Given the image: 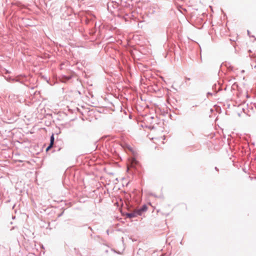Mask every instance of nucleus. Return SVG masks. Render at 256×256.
I'll return each instance as SVG.
<instances>
[{"label": "nucleus", "instance_id": "f257e3e1", "mask_svg": "<svg viewBox=\"0 0 256 256\" xmlns=\"http://www.w3.org/2000/svg\"><path fill=\"white\" fill-rule=\"evenodd\" d=\"M137 164V161L135 158H132L129 160L127 164L128 170H130V168H134Z\"/></svg>", "mask_w": 256, "mask_h": 256}, {"label": "nucleus", "instance_id": "f03ea898", "mask_svg": "<svg viewBox=\"0 0 256 256\" xmlns=\"http://www.w3.org/2000/svg\"><path fill=\"white\" fill-rule=\"evenodd\" d=\"M148 209L146 205H144L142 208L137 209L135 210V213L138 215H141L144 212H146Z\"/></svg>", "mask_w": 256, "mask_h": 256}, {"label": "nucleus", "instance_id": "7ed1b4c3", "mask_svg": "<svg viewBox=\"0 0 256 256\" xmlns=\"http://www.w3.org/2000/svg\"><path fill=\"white\" fill-rule=\"evenodd\" d=\"M54 135L52 134V136H50V146L46 148V150L48 151L50 150L53 146L54 143Z\"/></svg>", "mask_w": 256, "mask_h": 256}, {"label": "nucleus", "instance_id": "20e7f679", "mask_svg": "<svg viewBox=\"0 0 256 256\" xmlns=\"http://www.w3.org/2000/svg\"><path fill=\"white\" fill-rule=\"evenodd\" d=\"M135 215H137L135 213V212L133 214H128V216L130 218H132L135 216Z\"/></svg>", "mask_w": 256, "mask_h": 256}]
</instances>
